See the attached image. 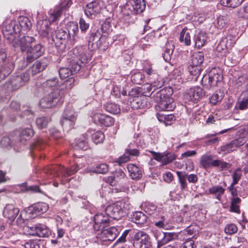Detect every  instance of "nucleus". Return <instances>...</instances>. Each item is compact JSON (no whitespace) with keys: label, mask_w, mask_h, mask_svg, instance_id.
I'll return each mask as SVG.
<instances>
[{"label":"nucleus","mask_w":248,"mask_h":248,"mask_svg":"<svg viewBox=\"0 0 248 248\" xmlns=\"http://www.w3.org/2000/svg\"><path fill=\"white\" fill-rule=\"evenodd\" d=\"M72 54L74 56L71 61V67H62L59 70V75L61 79H65L70 75L76 73L88 61L85 52L81 47L74 48L70 55Z\"/></svg>","instance_id":"7ed1b4c3"},{"label":"nucleus","mask_w":248,"mask_h":248,"mask_svg":"<svg viewBox=\"0 0 248 248\" xmlns=\"http://www.w3.org/2000/svg\"><path fill=\"white\" fill-rule=\"evenodd\" d=\"M19 212L18 208L16 207L13 204H8L4 208L3 216L9 219L14 220Z\"/></svg>","instance_id":"5701e85b"},{"label":"nucleus","mask_w":248,"mask_h":248,"mask_svg":"<svg viewBox=\"0 0 248 248\" xmlns=\"http://www.w3.org/2000/svg\"><path fill=\"white\" fill-rule=\"evenodd\" d=\"M19 187L22 192L32 191L34 192H41L39 186H28L26 184H22L19 185Z\"/></svg>","instance_id":"de8ad7c7"},{"label":"nucleus","mask_w":248,"mask_h":248,"mask_svg":"<svg viewBox=\"0 0 248 248\" xmlns=\"http://www.w3.org/2000/svg\"><path fill=\"white\" fill-rule=\"evenodd\" d=\"M105 136L102 132L98 131L92 135V140L95 144L102 142L104 140Z\"/></svg>","instance_id":"864d4df0"},{"label":"nucleus","mask_w":248,"mask_h":248,"mask_svg":"<svg viewBox=\"0 0 248 248\" xmlns=\"http://www.w3.org/2000/svg\"><path fill=\"white\" fill-rule=\"evenodd\" d=\"M93 119L95 123H98L105 126H110L114 122L113 118L111 117L101 113L94 114L93 116Z\"/></svg>","instance_id":"412c9836"},{"label":"nucleus","mask_w":248,"mask_h":248,"mask_svg":"<svg viewBox=\"0 0 248 248\" xmlns=\"http://www.w3.org/2000/svg\"><path fill=\"white\" fill-rule=\"evenodd\" d=\"M104 108L107 111L114 114H118L121 110L120 107L113 103H107Z\"/></svg>","instance_id":"79ce46f5"},{"label":"nucleus","mask_w":248,"mask_h":248,"mask_svg":"<svg viewBox=\"0 0 248 248\" xmlns=\"http://www.w3.org/2000/svg\"><path fill=\"white\" fill-rule=\"evenodd\" d=\"M180 248H196V245L192 238L186 239Z\"/></svg>","instance_id":"69168bd1"},{"label":"nucleus","mask_w":248,"mask_h":248,"mask_svg":"<svg viewBox=\"0 0 248 248\" xmlns=\"http://www.w3.org/2000/svg\"><path fill=\"white\" fill-rule=\"evenodd\" d=\"M104 6V3L103 0H93L86 5L84 13L89 18H93L100 13Z\"/></svg>","instance_id":"ddd939ff"},{"label":"nucleus","mask_w":248,"mask_h":248,"mask_svg":"<svg viewBox=\"0 0 248 248\" xmlns=\"http://www.w3.org/2000/svg\"><path fill=\"white\" fill-rule=\"evenodd\" d=\"M29 80V74L23 73L20 76L17 75L14 77L10 81V85L12 90H16L23 86Z\"/></svg>","instance_id":"6ab92c4d"},{"label":"nucleus","mask_w":248,"mask_h":248,"mask_svg":"<svg viewBox=\"0 0 248 248\" xmlns=\"http://www.w3.org/2000/svg\"><path fill=\"white\" fill-rule=\"evenodd\" d=\"M127 169L132 179H139L142 176V170L133 164H129Z\"/></svg>","instance_id":"bb28decb"},{"label":"nucleus","mask_w":248,"mask_h":248,"mask_svg":"<svg viewBox=\"0 0 248 248\" xmlns=\"http://www.w3.org/2000/svg\"><path fill=\"white\" fill-rule=\"evenodd\" d=\"M24 246L25 248H40L38 242L36 240H30L26 242Z\"/></svg>","instance_id":"0e129e2a"},{"label":"nucleus","mask_w":248,"mask_h":248,"mask_svg":"<svg viewBox=\"0 0 248 248\" xmlns=\"http://www.w3.org/2000/svg\"><path fill=\"white\" fill-rule=\"evenodd\" d=\"M32 45L28 49L26 52V59L28 62H31L34 60L39 58L43 55L44 49L40 44H37L32 46Z\"/></svg>","instance_id":"f3484780"},{"label":"nucleus","mask_w":248,"mask_h":248,"mask_svg":"<svg viewBox=\"0 0 248 248\" xmlns=\"http://www.w3.org/2000/svg\"><path fill=\"white\" fill-rule=\"evenodd\" d=\"M240 110H245L248 108V96L240 100L235 106Z\"/></svg>","instance_id":"4d7b16f0"},{"label":"nucleus","mask_w":248,"mask_h":248,"mask_svg":"<svg viewBox=\"0 0 248 248\" xmlns=\"http://www.w3.org/2000/svg\"><path fill=\"white\" fill-rule=\"evenodd\" d=\"M134 248H150L151 242L149 235L143 231H138L134 237Z\"/></svg>","instance_id":"f8f14e48"},{"label":"nucleus","mask_w":248,"mask_h":248,"mask_svg":"<svg viewBox=\"0 0 248 248\" xmlns=\"http://www.w3.org/2000/svg\"><path fill=\"white\" fill-rule=\"evenodd\" d=\"M34 134V132L31 126L29 127L24 128L19 134V141L20 144L25 145V142L30 139Z\"/></svg>","instance_id":"a878e982"},{"label":"nucleus","mask_w":248,"mask_h":248,"mask_svg":"<svg viewBox=\"0 0 248 248\" xmlns=\"http://www.w3.org/2000/svg\"><path fill=\"white\" fill-rule=\"evenodd\" d=\"M46 67V64L37 61L25 73H28L29 77L30 75L33 76L43 70Z\"/></svg>","instance_id":"cd10ccee"},{"label":"nucleus","mask_w":248,"mask_h":248,"mask_svg":"<svg viewBox=\"0 0 248 248\" xmlns=\"http://www.w3.org/2000/svg\"><path fill=\"white\" fill-rule=\"evenodd\" d=\"M156 116L158 121L164 123L166 126L171 125L172 122L175 120L174 115L171 114H166L158 113L156 114Z\"/></svg>","instance_id":"7c9ffc66"},{"label":"nucleus","mask_w":248,"mask_h":248,"mask_svg":"<svg viewBox=\"0 0 248 248\" xmlns=\"http://www.w3.org/2000/svg\"><path fill=\"white\" fill-rule=\"evenodd\" d=\"M242 176V171L240 169H237L233 173L232 182L233 184H237L240 180Z\"/></svg>","instance_id":"680f3d73"},{"label":"nucleus","mask_w":248,"mask_h":248,"mask_svg":"<svg viewBox=\"0 0 248 248\" xmlns=\"http://www.w3.org/2000/svg\"><path fill=\"white\" fill-rule=\"evenodd\" d=\"M154 217L155 219L153 223L158 228L164 229L169 224V221L165 216L158 215L156 214Z\"/></svg>","instance_id":"2f4dec72"},{"label":"nucleus","mask_w":248,"mask_h":248,"mask_svg":"<svg viewBox=\"0 0 248 248\" xmlns=\"http://www.w3.org/2000/svg\"><path fill=\"white\" fill-rule=\"evenodd\" d=\"M154 100L157 103L155 108L158 111H171L174 108V100L167 94L166 90H161L154 96Z\"/></svg>","instance_id":"423d86ee"},{"label":"nucleus","mask_w":248,"mask_h":248,"mask_svg":"<svg viewBox=\"0 0 248 248\" xmlns=\"http://www.w3.org/2000/svg\"><path fill=\"white\" fill-rule=\"evenodd\" d=\"M109 217L106 213L96 214L94 217V229L99 231L104 229L109 224Z\"/></svg>","instance_id":"a211bd4d"},{"label":"nucleus","mask_w":248,"mask_h":248,"mask_svg":"<svg viewBox=\"0 0 248 248\" xmlns=\"http://www.w3.org/2000/svg\"><path fill=\"white\" fill-rule=\"evenodd\" d=\"M174 48V46L171 43L168 42L166 43L164 52L163 54V57L166 62H169L171 60Z\"/></svg>","instance_id":"f704fd0d"},{"label":"nucleus","mask_w":248,"mask_h":248,"mask_svg":"<svg viewBox=\"0 0 248 248\" xmlns=\"http://www.w3.org/2000/svg\"><path fill=\"white\" fill-rule=\"evenodd\" d=\"M177 175L179 178V181L181 184L182 189L185 188L187 186V183L186 181L187 178V174H183L181 171H177Z\"/></svg>","instance_id":"052dcab7"},{"label":"nucleus","mask_w":248,"mask_h":248,"mask_svg":"<svg viewBox=\"0 0 248 248\" xmlns=\"http://www.w3.org/2000/svg\"><path fill=\"white\" fill-rule=\"evenodd\" d=\"M200 164L203 168L205 169L211 167H219L221 170H223L230 167L229 163L219 159L214 160L212 155L208 153L202 155Z\"/></svg>","instance_id":"1a4fd4ad"},{"label":"nucleus","mask_w":248,"mask_h":248,"mask_svg":"<svg viewBox=\"0 0 248 248\" xmlns=\"http://www.w3.org/2000/svg\"><path fill=\"white\" fill-rule=\"evenodd\" d=\"M131 207L127 200H122L109 205L106 208V214L114 219L119 220Z\"/></svg>","instance_id":"39448f33"},{"label":"nucleus","mask_w":248,"mask_h":248,"mask_svg":"<svg viewBox=\"0 0 248 248\" xmlns=\"http://www.w3.org/2000/svg\"><path fill=\"white\" fill-rule=\"evenodd\" d=\"M72 4V1L71 0H67L65 4H63L61 6V8L56 9L52 13L50 12V20L51 22L56 21L62 15V9L63 8H68Z\"/></svg>","instance_id":"b1692460"},{"label":"nucleus","mask_w":248,"mask_h":248,"mask_svg":"<svg viewBox=\"0 0 248 248\" xmlns=\"http://www.w3.org/2000/svg\"><path fill=\"white\" fill-rule=\"evenodd\" d=\"M235 150V149L232 144V141L226 145L221 146L218 149V153L219 154H227Z\"/></svg>","instance_id":"603ef678"},{"label":"nucleus","mask_w":248,"mask_h":248,"mask_svg":"<svg viewBox=\"0 0 248 248\" xmlns=\"http://www.w3.org/2000/svg\"><path fill=\"white\" fill-rule=\"evenodd\" d=\"M193 39L195 46L200 48L204 46L206 41V33L202 31L196 33Z\"/></svg>","instance_id":"c85d7f7f"},{"label":"nucleus","mask_w":248,"mask_h":248,"mask_svg":"<svg viewBox=\"0 0 248 248\" xmlns=\"http://www.w3.org/2000/svg\"><path fill=\"white\" fill-rule=\"evenodd\" d=\"M133 107L138 108H148L150 107V103L147 101V98H136L132 102Z\"/></svg>","instance_id":"c9c22d12"},{"label":"nucleus","mask_w":248,"mask_h":248,"mask_svg":"<svg viewBox=\"0 0 248 248\" xmlns=\"http://www.w3.org/2000/svg\"><path fill=\"white\" fill-rule=\"evenodd\" d=\"M205 94L204 90L198 86L191 88L189 93L190 99L192 101L198 100L202 98Z\"/></svg>","instance_id":"393cba45"},{"label":"nucleus","mask_w":248,"mask_h":248,"mask_svg":"<svg viewBox=\"0 0 248 248\" xmlns=\"http://www.w3.org/2000/svg\"><path fill=\"white\" fill-rule=\"evenodd\" d=\"M241 201V199L238 197H232L231 199L230 211L234 213H239V204Z\"/></svg>","instance_id":"37998d69"},{"label":"nucleus","mask_w":248,"mask_h":248,"mask_svg":"<svg viewBox=\"0 0 248 248\" xmlns=\"http://www.w3.org/2000/svg\"><path fill=\"white\" fill-rule=\"evenodd\" d=\"M144 78V75L141 72H137L131 75V80L134 84H140Z\"/></svg>","instance_id":"3c124183"},{"label":"nucleus","mask_w":248,"mask_h":248,"mask_svg":"<svg viewBox=\"0 0 248 248\" xmlns=\"http://www.w3.org/2000/svg\"><path fill=\"white\" fill-rule=\"evenodd\" d=\"M101 232L97 234V237L102 241H113L117 236L118 231L114 227H109L107 229H102Z\"/></svg>","instance_id":"dca6fc26"},{"label":"nucleus","mask_w":248,"mask_h":248,"mask_svg":"<svg viewBox=\"0 0 248 248\" xmlns=\"http://www.w3.org/2000/svg\"><path fill=\"white\" fill-rule=\"evenodd\" d=\"M144 71L148 75V78L149 80H152V81H158L160 79H162L158 75L156 71L153 69L151 66L145 67Z\"/></svg>","instance_id":"4c0bfd02"},{"label":"nucleus","mask_w":248,"mask_h":248,"mask_svg":"<svg viewBox=\"0 0 248 248\" xmlns=\"http://www.w3.org/2000/svg\"><path fill=\"white\" fill-rule=\"evenodd\" d=\"M74 144V148L76 149L87 150L89 147L87 138L84 135H83L80 138L76 139Z\"/></svg>","instance_id":"473e14b6"},{"label":"nucleus","mask_w":248,"mask_h":248,"mask_svg":"<svg viewBox=\"0 0 248 248\" xmlns=\"http://www.w3.org/2000/svg\"><path fill=\"white\" fill-rule=\"evenodd\" d=\"M85 158L82 157L76 161V165L72 166L69 169L64 168L62 166H55L47 167L44 171L47 174H52L54 177H58L61 182L63 184L69 181L66 178L78 171V170L85 166Z\"/></svg>","instance_id":"20e7f679"},{"label":"nucleus","mask_w":248,"mask_h":248,"mask_svg":"<svg viewBox=\"0 0 248 248\" xmlns=\"http://www.w3.org/2000/svg\"><path fill=\"white\" fill-rule=\"evenodd\" d=\"M223 97L220 92L215 93L210 98V103L213 105H216L218 102L222 99Z\"/></svg>","instance_id":"13d9d810"},{"label":"nucleus","mask_w":248,"mask_h":248,"mask_svg":"<svg viewBox=\"0 0 248 248\" xmlns=\"http://www.w3.org/2000/svg\"><path fill=\"white\" fill-rule=\"evenodd\" d=\"M244 1L245 0H220V3L224 6L235 8Z\"/></svg>","instance_id":"a19ab883"},{"label":"nucleus","mask_w":248,"mask_h":248,"mask_svg":"<svg viewBox=\"0 0 248 248\" xmlns=\"http://www.w3.org/2000/svg\"><path fill=\"white\" fill-rule=\"evenodd\" d=\"M49 121V119L47 117H42L40 118H38L36 119V123L37 126L40 129L44 128L46 127L47 125L48 122Z\"/></svg>","instance_id":"bf43d9fd"},{"label":"nucleus","mask_w":248,"mask_h":248,"mask_svg":"<svg viewBox=\"0 0 248 248\" xmlns=\"http://www.w3.org/2000/svg\"><path fill=\"white\" fill-rule=\"evenodd\" d=\"M77 119L75 112L72 110H65L62 114L61 123L62 125L67 129L73 127Z\"/></svg>","instance_id":"2eb2a0df"},{"label":"nucleus","mask_w":248,"mask_h":248,"mask_svg":"<svg viewBox=\"0 0 248 248\" xmlns=\"http://www.w3.org/2000/svg\"><path fill=\"white\" fill-rule=\"evenodd\" d=\"M154 236L157 241V247L159 248V242H161V239L163 238L164 232L158 230H155L153 231Z\"/></svg>","instance_id":"338daca9"},{"label":"nucleus","mask_w":248,"mask_h":248,"mask_svg":"<svg viewBox=\"0 0 248 248\" xmlns=\"http://www.w3.org/2000/svg\"><path fill=\"white\" fill-rule=\"evenodd\" d=\"M191 31L187 28H184L181 31L180 35L179 40L186 46L191 45Z\"/></svg>","instance_id":"c756f323"},{"label":"nucleus","mask_w":248,"mask_h":248,"mask_svg":"<svg viewBox=\"0 0 248 248\" xmlns=\"http://www.w3.org/2000/svg\"><path fill=\"white\" fill-rule=\"evenodd\" d=\"M48 205L45 202H38L30 206L27 209L22 211L17 221L19 223L24 222V219L22 218V215L26 214L25 219L34 218L35 216L46 213L48 209Z\"/></svg>","instance_id":"0eeeda50"},{"label":"nucleus","mask_w":248,"mask_h":248,"mask_svg":"<svg viewBox=\"0 0 248 248\" xmlns=\"http://www.w3.org/2000/svg\"><path fill=\"white\" fill-rule=\"evenodd\" d=\"M223 77L220 70L213 68L207 75H204L202 79V83L207 88L216 86L218 82L222 80Z\"/></svg>","instance_id":"9d476101"},{"label":"nucleus","mask_w":248,"mask_h":248,"mask_svg":"<svg viewBox=\"0 0 248 248\" xmlns=\"http://www.w3.org/2000/svg\"><path fill=\"white\" fill-rule=\"evenodd\" d=\"M210 193L215 194L218 200H220L221 195L224 192V189L221 186H215L210 188L209 190Z\"/></svg>","instance_id":"49530a36"},{"label":"nucleus","mask_w":248,"mask_h":248,"mask_svg":"<svg viewBox=\"0 0 248 248\" xmlns=\"http://www.w3.org/2000/svg\"><path fill=\"white\" fill-rule=\"evenodd\" d=\"M188 70L189 73L191 75L196 77L195 79H196L200 75L202 68L201 66H196L190 64L188 67Z\"/></svg>","instance_id":"5fc2aeb1"},{"label":"nucleus","mask_w":248,"mask_h":248,"mask_svg":"<svg viewBox=\"0 0 248 248\" xmlns=\"http://www.w3.org/2000/svg\"><path fill=\"white\" fill-rule=\"evenodd\" d=\"M239 16L242 18H248V3L238 12Z\"/></svg>","instance_id":"774afa93"},{"label":"nucleus","mask_w":248,"mask_h":248,"mask_svg":"<svg viewBox=\"0 0 248 248\" xmlns=\"http://www.w3.org/2000/svg\"><path fill=\"white\" fill-rule=\"evenodd\" d=\"M247 142V138L244 136H241L237 139L232 141V144L235 149L236 148L243 145Z\"/></svg>","instance_id":"6e6d98bb"},{"label":"nucleus","mask_w":248,"mask_h":248,"mask_svg":"<svg viewBox=\"0 0 248 248\" xmlns=\"http://www.w3.org/2000/svg\"><path fill=\"white\" fill-rule=\"evenodd\" d=\"M164 83L163 79L158 81H152L151 83H147L143 85L141 87V90L145 96H149L155 90L161 88Z\"/></svg>","instance_id":"aec40b11"},{"label":"nucleus","mask_w":248,"mask_h":248,"mask_svg":"<svg viewBox=\"0 0 248 248\" xmlns=\"http://www.w3.org/2000/svg\"><path fill=\"white\" fill-rule=\"evenodd\" d=\"M52 22L44 19L39 20L37 23V29L40 35L47 38H51L52 41L62 51L69 49L76 42L80 39L78 36L79 32L78 25L76 22H70L68 26V33L61 29L56 31L49 27Z\"/></svg>","instance_id":"f257e3e1"},{"label":"nucleus","mask_w":248,"mask_h":248,"mask_svg":"<svg viewBox=\"0 0 248 248\" xmlns=\"http://www.w3.org/2000/svg\"><path fill=\"white\" fill-rule=\"evenodd\" d=\"M19 24L21 29L24 30H29L31 26V24L29 18L23 16L19 18Z\"/></svg>","instance_id":"09e8293b"},{"label":"nucleus","mask_w":248,"mask_h":248,"mask_svg":"<svg viewBox=\"0 0 248 248\" xmlns=\"http://www.w3.org/2000/svg\"><path fill=\"white\" fill-rule=\"evenodd\" d=\"M60 96L58 90L55 93H48L40 100V105L43 108H51L56 104Z\"/></svg>","instance_id":"4468645a"},{"label":"nucleus","mask_w":248,"mask_h":248,"mask_svg":"<svg viewBox=\"0 0 248 248\" xmlns=\"http://www.w3.org/2000/svg\"><path fill=\"white\" fill-rule=\"evenodd\" d=\"M20 29L18 25L8 26L3 30V35L6 39L11 43L15 48H19L22 52H27L28 49L32 45L35 39L30 36H24L20 39L17 38L20 33Z\"/></svg>","instance_id":"f03ea898"},{"label":"nucleus","mask_w":248,"mask_h":248,"mask_svg":"<svg viewBox=\"0 0 248 248\" xmlns=\"http://www.w3.org/2000/svg\"><path fill=\"white\" fill-rule=\"evenodd\" d=\"M204 55L202 52H195L191 57L190 64L196 66H201V64L202 63Z\"/></svg>","instance_id":"72a5a7b5"},{"label":"nucleus","mask_w":248,"mask_h":248,"mask_svg":"<svg viewBox=\"0 0 248 248\" xmlns=\"http://www.w3.org/2000/svg\"><path fill=\"white\" fill-rule=\"evenodd\" d=\"M42 88L49 93L56 92V90H58L60 94H61V87H58L57 78H53L47 80L46 82L42 84Z\"/></svg>","instance_id":"4be33fe9"},{"label":"nucleus","mask_w":248,"mask_h":248,"mask_svg":"<svg viewBox=\"0 0 248 248\" xmlns=\"http://www.w3.org/2000/svg\"><path fill=\"white\" fill-rule=\"evenodd\" d=\"M144 0H129L122 10L124 16L131 17L142 13L145 8Z\"/></svg>","instance_id":"6e6552de"},{"label":"nucleus","mask_w":248,"mask_h":248,"mask_svg":"<svg viewBox=\"0 0 248 248\" xmlns=\"http://www.w3.org/2000/svg\"><path fill=\"white\" fill-rule=\"evenodd\" d=\"M147 217L141 212H136L132 217V221L136 224H143L146 222Z\"/></svg>","instance_id":"e433bc0d"},{"label":"nucleus","mask_w":248,"mask_h":248,"mask_svg":"<svg viewBox=\"0 0 248 248\" xmlns=\"http://www.w3.org/2000/svg\"><path fill=\"white\" fill-rule=\"evenodd\" d=\"M144 211L149 215H155L156 206L155 204L150 202H145L142 205Z\"/></svg>","instance_id":"a18cd8bd"},{"label":"nucleus","mask_w":248,"mask_h":248,"mask_svg":"<svg viewBox=\"0 0 248 248\" xmlns=\"http://www.w3.org/2000/svg\"><path fill=\"white\" fill-rule=\"evenodd\" d=\"M14 67L13 63L3 51H0V81L4 79L12 72Z\"/></svg>","instance_id":"9b49d317"},{"label":"nucleus","mask_w":248,"mask_h":248,"mask_svg":"<svg viewBox=\"0 0 248 248\" xmlns=\"http://www.w3.org/2000/svg\"><path fill=\"white\" fill-rule=\"evenodd\" d=\"M75 79L74 78H70L67 80H66L63 84L61 86V94H63L64 93L63 90L64 89V87L66 88V90H70L73 87H74L75 85Z\"/></svg>","instance_id":"8fccbe9b"},{"label":"nucleus","mask_w":248,"mask_h":248,"mask_svg":"<svg viewBox=\"0 0 248 248\" xmlns=\"http://www.w3.org/2000/svg\"><path fill=\"white\" fill-rule=\"evenodd\" d=\"M108 167L105 163L100 164L97 165L94 169H91L89 170V172L97 173H105L108 172Z\"/></svg>","instance_id":"c03bdc74"},{"label":"nucleus","mask_w":248,"mask_h":248,"mask_svg":"<svg viewBox=\"0 0 248 248\" xmlns=\"http://www.w3.org/2000/svg\"><path fill=\"white\" fill-rule=\"evenodd\" d=\"M37 236L40 237H47L50 234V229L46 225L43 224H37Z\"/></svg>","instance_id":"58836bf2"},{"label":"nucleus","mask_w":248,"mask_h":248,"mask_svg":"<svg viewBox=\"0 0 248 248\" xmlns=\"http://www.w3.org/2000/svg\"><path fill=\"white\" fill-rule=\"evenodd\" d=\"M163 238L161 242H159V248L166 245L169 242L173 240L177 237V235L174 232H164Z\"/></svg>","instance_id":"ea45409f"},{"label":"nucleus","mask_w":248,"mask_h":248,"mask_svg":"<svg viewBox=\"0 0 248 248\" xmlns=\"http://www.w3.org/2000/svg\"><path fill=\"white\" fill-rule=\"evenodd\" d=\"M237 231V227L234 224H230L227 225L225 228V232L226 233L232 234L236 232Z\"/></svg>","instance_id":"e2e57ef3"}]
</instances>
